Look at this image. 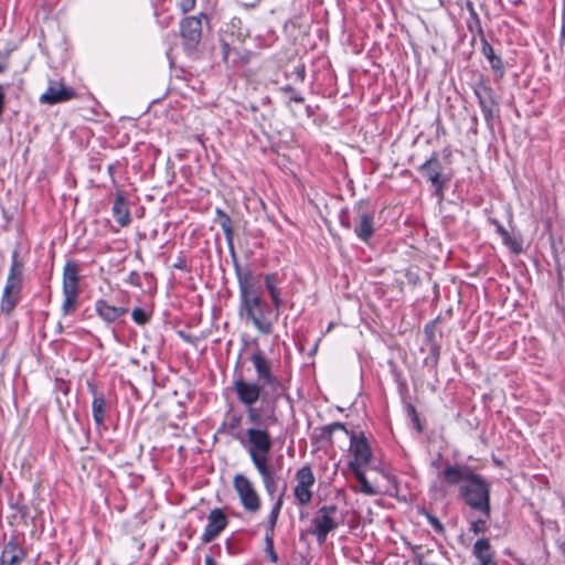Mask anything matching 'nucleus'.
Returning a JSON list of instances; mask_svg holds the SVG:
<instances>
[{"instance_id":"nucleus-1","label":"nucleus","mask_w":565,"mask_h":565,"mask_svg":"<svg viewBox=\"0 0 565 565\" xmlns=\"http://www.w3.org/2000/svg\"><path fill=\"white\" fill-rule=\"evenodd\" d=\"M233 438L246 450L254 468L269 463V454L274 443L267 428L252 426L234 433Z\"/></svg>"},{"instance_id":"nucleus-2","label":"nucleus","mask_w":565,"mask_h":565,"mask_svg":"<svg viewBox=\"0 0 565 565\" xmlns=\"http://www.w3.org/2000/svg\"><path fill=\"white\" fill-rule=\"evenodd\" d=\"M23 279L24 263L20 259L19 250L14 249L11 255V265L0 299V311L7 317L12 315L22 298Z\"/></svg>"},{"instance_id":"nucleus-3","label":"nucleus","mask_w":565,"mask_h":565,"mask_svg":"<svg viewBox=\"0 0 565 565\" xmlns=\"http://www.w3.org/2000/svg\"><path fill=\"white\" fill-rule=\"evenodd\" d=\"M337 430H342L350 437V448L353 454V460L349 462V469L367 466L372 459V450L365 436L363 434L355 435L354 433H350L341 423H332L321 428V437L331 440L333 433Z\"/></svg>"},{"instance_id":"nucleus-4","label":"nucleus","mask_w":565,"mask_h":565,"mask_svg":"<svg viewBox=\"0 0 565 565\" xmlns=\"http://www.w3.org/2000/svg\"><path fill=\"white\" fill-rule=\"evenodd\" d=\"M233 388L237 399L247 407L246 413L248 422L253 425H258L260 422V413L253 406L260 397H263L264 401H270V392L265 391V387L258 383L245 381L243 376L234 380Z\"/></svg>"},{"instance_id":"nucleus-5","label":"nucleus","mask_w":565,"mask_h":565,"mask_svg":"<svg viewBox=\"0 0 565 565\" xmlns=\"http://www.w3.org/2000/svg\"><path fill=\"white\" fill-rule=\"evenodd\" d=\"M342 520L335 504L320 507L311 520V534L319 544H324L328 535L341 524Z\"/></svg>"},{"instance_id":"nucleus-6","label":"nucleus","mask_w":565,"mask_h":565,"mask_svg":"<svg viewBox=\"0 0 565 565\" xmlns=\"http://www.w3.org/2000/svg\"><path fill=\"white\" fill-rule=\"evenodd\" d=\"M268 305L262 295L239 299V311L249 319L254 327L263 334H270L273 324L266 317Z\"/></svg>"},{"instance_id":"nucleus-7","label":"nucleus","mask_w":565,"mask_h":565,"mask_svg":"<svg viewBox=\"0 0 565 565\" xmlns=\"http://www.w3.org/2000/svg\"><path fill=\"white\" fill-rule=\"evenodd\" d=\"M250 361L255 367L257 377L262 383L260 385L268 387V391L270 392V402L274 406L277 401L285 395V386L280 380L271 373L270 363L260 351L255 352L250 356Z\"/></svg>"},{"instance_id":"nucleus-8","label":"nucleus","mask_w":565,"mask_h":565,"mask_svg":"<svg viewBox=\"0 0 565 565\" xmlns=\"http://www.w3.org/2000/svg\"><path fill=\"white\" fill-rule=\"evenodd\" d=\"M460 494L470 508L484 512L489 515V488L478 475H475L467 483H463L460 487Z\"/></svg>"},{"instance_id":"nucleus-9","label":"nucleus","mask_w":565,"mask_h":565,"mask_svg":"<svg viewBox=\"0 0 565 565\" xmlns=\"http://www.w3.org/2000/svg\"><path fill=\"white\" fill-rule=\"evenodd\" d=\"M233 488L241 505L246 512L255 514L260 510V497L248 477L243 473H236L233 478Z\"/></svg>"},{"instance_id":"nucleus-10","label":"nucleus","mask_w":565,"mask_h":565,"mask_svg":"<svg viewBox=\"0 0 565 565\" xmlns=\"http://www.w3.org/2000/svg\"><path fill=\"white\" fill-rule=\"evenodd\" d=\"M353 211L355 213L353 232L360 241L367 243L375 231L374 211L364 201L355 204Z\"/></svg>"},{"instance_id":"nucleus-11","label":"nucleus","mask_w":565,"mask_h":565,"mask_svg":"<svg viewBox=\"0 0 565 565\" xmlns=\"http://www.w3.org/2000/svg\"><path fill=\"white\" fill-rule=\"evenodd\" d=\"M296 486L294 495L299 505H308L313 497L311 488L316 482V477L310 466H303L295 475Z\"/></svg>"},{"instance_id":"nucleus-12","label":"nucleus","mask_w":565,"mask_h":565,"mask_svg":"<svg viewBox=\"0 0 565 565\" xmlns=\"http://www.w3.org/2000/svg\"><path fill=\"white\" fill-rule=\"evenodd\" d=\"M202 17L204 15H191L182 19L180 22V34L186 49H195L201 41Z\"/></svg>"},{"instance_id":"nucleus-13","label":"nucleus","mask_w":565,"mask_h":565,"mask_svg":"<svg viewBox=\"0 0 565 565\" xmlns=\"http://www.w3.org/2000/svg\"><path fill=\"white\" fill-rule=\"evenodd\" d=\"M76 97L74 88L66 86L63 82H50L46 90L40 96L41 104L55 105L68 102Z\"/></svg>"},{"instance_id":"nucleus-14","label":"nucleus","mask_w":565,"mask_h":565,"mask_svg":"<svg viewBox=\"0 0 565 565\" xmlns=\"http://www.w3.org/2000/svg\"><path fill=\"white\" fill-rule=\"evenodd\" d=\"M228 525V519L224 511L215 508L210 511L207 515V524L202 533V543H210L214 541Z\"/></svg>"},{"instance_id":"nucleus-15","label":"nucleus","mask_w":565,"mask_h":565,"mask_svg":"<svg viewBox=\"0 0 565 565\" xmlns=\"http://www.w3.org/2000/svg\"><path fill=\"white\" fill-rule=\"evenodd\" d=\"M234 269L238 282L239 299L262 295L249 268H242L237 260H234Z\"/></svg>"},{"instance_id":"nucleus-16","label":"nucleus","mask_w":565,"mask_h":565,"mask_svg":"<svg viewBox=\"0 0 565 565\" xmlns=\"http://www.w3.org/2000/svg\"><path fill=\"white\" fill-rule=\"evenodd\" d=\"M418 170L431 182L437 192L443 190L445 181L441 178L443 167L437 153H433V156L427 159Z\"/></svg>"},{"instance_id":"nucleus-17","label":"nucleus","mask_w":565,"mask_h":565,"mask_svg":"<svg viewBox=\"0 0 565 565\" xmlns=\"http://www.w3.org/2000/svg\"><path fill=\"white\" fill-rule=\"evenodd\" d=\"M79 271L81 268L77 262L70 259L65 263L62 277V291L81 292Z\"/></svg>"},{"instance_id":"nucleus-18","label":"nucleus","mask_w":565,"mask_h":565,"mask_svg":"<svg viewBox=\"0 0 565 565\" xmlns=\"http://www.w3.org/2000/svg\"><path fill=\"white\" fill-rule=\"evenodd\" d=\"M89 392L93 395L92 402V414L94 423L97 427L104 425L107 415V402L102 392H98L96 385L92 382H87Z\"/></svg>"},{"instance_id":"nucleus-19","label":"nucleus","mask_w":565,"mask_h":565,"mask_svg":"<svg viewBox=\"0 0 565 565\" xmlns=\"http://www.w3.org/2000/svg\"><path fill=\"white\" fill-rule=\"evenodd\" d=\"M281 282V278L277 273H269L264 276V284L265 288L269 295V298L271 300L273 307L276 310V316H279V311L281 307L284 306L282 300V290L279 287Z\"/></svg>"},{"instance_id":"nucleus-20","label":"nucleus","mask_w":565,"mask_h":565,"mask_svg":"<svg viewBox=\"0 0 565 565\" xmlns=\"http://www.w3.org/2000/svg\"><path fill=\"white\" fill-rule=\"evenodd\" d=\"M476 473L467 466L454 465L446 467L443 472V480L450 484L467 483Z\"/></svg>"},{"instance_id":"nucleus-21","label":"nucleus","mask_w":565,"mask_h":565,"mask_svg":"<svg viewBox=\"0 0 565 565\" xmlns=\"http://www.w3.org/2000/svg\"><path fill=\"white\" fill-rule=\"evenodd\" d=\"M497 233L500 235L502 244L509 249V252L516 255L523 252L524 241L520 231L514 227L507 230L497 224Z\"/></svg>"},{"instance_id":"nucleus-22","label":"nucleus","mask_w":565,"mask_h":565,"mask_svg":"<svg viewBox=\"0 0 565 565\" xmlns=\"http://www.w3.org/2000/svg\"><path fill=\"white\" fill-rule=\"evenodd\" d=\"M25 558V552L15 541L10 540L3 546L0 565H20Z\"/></svg>"},{"instance_id":"nucleus-23","label":"nucleus","mask_w":565,"mask_h":565,"mask_svg":"<svg viewBox=\"0 0 565 565\" xmlns=\"http://www.w3.org/2000/svg\"><path fill=\"white\" fill-rule=\"evenodd\" d=\"M472 555L477 561L476 565H494L489 539H478L472 546Z\"/></svg>"},{"instance_id":"nucleus-24","label":"nucleus","mask_w":565,"mask_h":565,"mask_svg":"<svg viewBox=\"0 0 565 565\" xmlns=\"http://www.w3.org/2000/svg\"><path fill=\"white\" fill-rule=\"evenodd\" d=\"M95 310L98 317L102 318L107 323L114 322L121 316L127 313L126 308L111 306L106 300L103 299L96 301Z\"/></svg>"},{"instance_id":"nucleus-25","label":"nucleus","mask_w":565,"mask_h":565,"mask_svg":"<svg viewBox=\"0 0 565 565\" xmlns=\"http://www.w3.org/2000/svg\"><path fill=\"white\" fill-rule=\"evenodd\" d=\"M215 215H216L215 222L218 223V225L221 226V228H222V231H223V233L225 235V239H226V243L228 245V248L232 252V254H234V243H233V241H234V230H233L232 220L220 207H216Z\"/></svg>"},{"instance_id":"nucleus-26","label":"nucleus","mask_w":565,"mask_h":565,"mask_svg":"<svg viewBox=\"0 0 565 565\" xmlns=\"http://www.w3.org/2000/svg\"><path fill=\"white\" fill-rule=\"evenodd\" d=\"M256 471L260 476L264 488L269 497H273L278 488V482L275 478V472L269 463L255 467Z\"/></svg>"},{"instance_id":"nucleus-27","label":"nucleus","mask_w":565,"mask_h":565,"mask_svg":"<svg viewBox=\"0 0 565 565\" xmlns=\"http://www.w3.org/2000/svg\"><path fill=\"white\" fill-rule=\"evenodd\" d=\"M113 215L120 226H127L130 222V212L121 193L117 194L114 201Z\"/></svg>"},{"instance_id":"nucleus-28","label":"nucleus","mask_w":565,"mask_h":565,"mask_svg":"<svg viewBox=\"0 0 565 565\" xmlns=\"http://www.w3.org/2000/svg\"><path fill=\"white\" fill-rule=\"evenodd\" d=\"M62 312L64 316L73 313L78 306L79 292L63 291Z\"/></svg>"},{"instance_id":"nucleus-29","label":"nucleus","mask_w":565,"mask_h":565,"mask_svg":"<svg viewBox=\"0 0 565 565\" xmlns=\"http://www.w3.org/2000/svg\"><path fill=\"white\" fill-rule=\"evenodd\" d=\"M350 470L352 471V473L355 476L356 480L359 481L360 490L362 493L367 494V495H372V494L376 493L373 486L367 481L365 473L363 471V468H354V469H350Z\"/></svg>"},{"instance_id":"nucleus-30","label":"nucleus","mask_w":565,"mask_h":565,"mask_svg":"<svg viewBox=\"0 0 565 565\" xmlns=\"http://www.w3.org/2000/svg\"><path fill=\"white\" fill-rule=\"evenodd\" d=\"M281 507H282V494L278 498V500L274 503V505L271 508V511L268 515V527H267L266 532L274 534V529L276 526Z\"/></svg>"},{"instance_id":"nucleus-31","label":"nucleus","mask_w":565,"mask_h":565,"mask_svg":"<svg viewBox=\"0 0 565 565\" xmlns=\"http://www.w3.org/2000/svg\"><path fill=\"white\" fill-rule=\"evenodd\" d=\"M477 94H478V97H479L480 105L482 107L484 117H486L489 126L491 127V125H492V105H493V100L491 99L490 96H489V100H487L486 97L481 93L478 92Z\"/></svg>"},{"instance_id":"nucleus-32","label":"nucleus","mask_w":565,"mask_h":565,"mask_svg":"<svg viewBox=\"0 0 565 565\" xmlns=\"http://www.w3.org/2000/svg\"><path fill=\"white\" fill-rule=\"evenodd\" d=\"M280 90L288 95L289 102H295L297 104L305 103V97L298 92H296V89L292 86L286 85L281 87Z\"/></svg>"},{"instance_id":"nucleus-33","label":"nucleus","mask_w":565,"mask_h":565,"mask_svg":"<svg viewBox=\"0 0 565 565\" xmlns=\"http://www.w3.org/2000/svg\"><path fill=\"white\" fill-rule=\"evenodd\" d=\"M131 318L137 324L143 326L150 320V315L142 308H135L131 312Z\"/></svg>"},{"instance_id":"nucleus-34","label":"nucleus","mask_w":565,"mask_h":565,"mask_svg":"<svg viewBox=\"0 0 565 565\" xmlns=\"http://www.w3.org/2000/svg\"><path fill=\"white\" fill-rule=\"evenodd\" d=\"M273 533L266 532L265 535V542H266V552L271 563H277L278 555L274 550V540H273Z\"/></svg>"},{"instance_id":"nucleus-35","label":"nucleus","mask_w":565,"mask_h":565,"mask_svg":"<svg viewBox=\"0 0 565 565\" xmlns=\"http://www.w3.org/2000/svg\"><path fill=\"white\" fill-rule=\"evenodd\" d=\"M242 416L233 415L230 417L228 422L225 424L227 430L233 435L234 433L241 430Z\"/></svg>"},{"instance_id":"nucleus-36","label":"nucleus","mask_w":565,"mask_h":565,"mask_svg":"<svg viewBox=\"0 0 565 565\" xmlns=\"http://www.w3.org/2000/svg\"><path fill=\"white\" fill-rule=\"evenodd\" d=\"M425 515L427 518V521L428 523L431 525V527L437 532V533H443L444 532V525L443 523L439 521V519L435 515H433L431 513L425 511Z\"/></svg>"},{"instance_id":"nucleus-37","label":"nucleus","mask_w":565,"mask_h":565,"mask_svg":"<svg viewBox=\"0 0 565 565\" xmlns=\"http://www.w3.org/2000/svg\"><path fill=\"white\" fill-rule=\"evenodd\" d=\"M486 530V521L484 520H477L471 522L470 531L473 532L476 535L483 533Z\"/></svg>"},{"instance_id":"nucleus-38","label":"nucleus","mask_w":565,"mask_h":565,"mask_svg":"<svg viewBox=\"0 0 565 565\" xmlns=\"http://www.w3.org/2000/svg\"><path fill=\"white\" fill-rule=\"evenodd\" d=\"M196 0H180L179 8L183 13L194 9Z\"/></svg>"},{"instance_id":"nucleus-39","label":"nucleus","mask_w":565,"mask_h":565,"mask_svg":"<svg viewBox=\"0 0 565 565\" xmlns=\"http://www.w3.org/2000/svg\"><path fill=\"white\" fill-rule=\"evenodd\" d=\"M411 550L413 552L414 562L417 565H423L424 555L419 553L420 546H412Z\"/></svg>"},{"instance_id":"nucleus-40","label":"nucleus","mask_w":565,"mask_h":565,"mask_svg":"<svg viewBox=\"0 0 565 565\" xmlns=\"http://www.w3.org/2000/svg\"><path fill=\"white\" fill-rule=\"evenodd\" d=\"M484 52H486V55H487L488 60L491 63H493L494 62V51H493L492 46L489 45V44H486Z\"/></svg>"},{"instance_id":"nucleus-41","label":"nucleus","mask_w":565,"mask_h":565,"mask_svg":"<svg viewBox=\"0 0 565 565\" xmlns=\"http://www.w3.org/2000/svg\"><path fill=\"white\" fill-rule=\"evenodd\" d=\"M4 98H6V95H4V89H3V86L0 85V116L2 115L3 113V108H4Z\"/></svg>"},{"instance_id":"nucleus-42","label":"nucleus","mask_w":565,"mask_h":565,"mask_svg":"<svg viewBox=\"0 0 565 565\" xmlns=\"http://www.w3.org/2000/svg\"><path fill=\"white\" fill-rule=\"evenodd\" d=\"M173 267L178 268V269L186 270V265L183 259H179L177 263H174Z\"/></svg>"},{"instance_id":"nucleus-43","label":"nucleus","mask_w":565,"mask_h":565,"mask_svg":"<svg viewBox=\"0 0 565 565\" xmlns=\"http://www.w3.org/2000/svg\"><path fill=\"white\" fill-rule=\"evenodd\" d=\"M129 281L136 286H139V277L136 273H131L129 276Z\"/></svg>"},{"instance_id":"nucleus-44","label":"nucleus","mask_w":565,"mask_h":565,"mask_svg":"<svg viewBox=\"0 0 565 565\" xmlns=\"http://www.w3.org/2000/svg\"><path fill=\"white\" fill-rule=\"evenodd\" d=\"M297 75H298L300 81L305 79L306 72H305V67L303 66L297 67Z\"/></svg>"},{"instance_id":"nucleus-45","label":"nucleus","mask_w":565,"mask_h":565,"mask_svg":"<svg viewBox=\"0 0 565 565\" xmlns=\"http://www.w3.org/2000/svg\"><path fill=\"white\" fill-rule=\"evenodd\" d=\"M409 415L414 417V420L418 422L416 409L413 405H408L407 407Z\"/></svg>"},{"instance_id":"nucleus-46","label":"nucleus","mask_w":565,"mask_h":565,"mask_svg":"<svg viewBox=\"0 0 565 565\" xmlns=\"http://www.w3.org/2000/svg\"><path fill=\"white\" fill-rule=\"evenodd\" d=\"M205 565H218L212 556H206L205 557Z\"/></svg>"},{"instance_id":"nucleus-47","label":"nucleus","mask_w":565,"mask_h":565,"mask_svg":"<svg viewBox=\"0 0 565 565\" xmlns=\"http://www.w3.org/2000/svg\"><path fill=\"white\" fill-rule=\"evenodd\" d=\"M7 68V64L0 60V73L4 72Z\"/></svg>"},{"instance_id":"nucleus-48","label":"nucleus","mask_w":565,"mask_h":565,"mask_svg":"<svg viewBox=\"0 0 565 565\" xmlns=\"http://www.w3.org/2000/svg\"><path fill=\"white\" fill-rule=\"evenodd\" d=\"M270 418L273 419V422H277V418L274 415L270 416Z\"/></svg>"},{"instance_id":"nucleus-49","label":"nucleus","mask_w":565,"mask_h":565,"mask_svg":"<svg viewBox=\"0 0 565 565\" xmlns=\"http://www.w3.org/2000/svg\"><path fill=\"white\" fill-rule=\"evenodd\" d=\"M564 14H565V0H564Z\"/></svg>"}]
</instances>
